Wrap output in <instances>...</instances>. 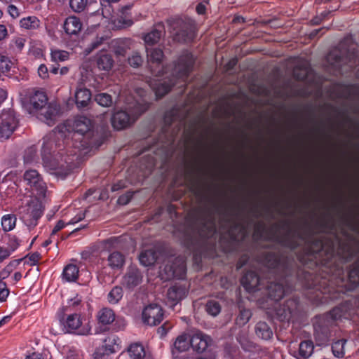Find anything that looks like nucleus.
Returning <instances> with one entry per match:
<instances>
[{
  "mask_svg": "<svg viewBox=\"0 0 359 359\" xmlns=\"http://www.w3.org/2000/svg\"><path fill=\"white\" fill-rule=\"evenodd\" d=\"M82 24L76 16L68 17L64 22V29L68 35H76L81 30Z\"/></svg>",
  "mask_w": 359,
  "mask_h": 359,
  "instance_id": "obj_24",
  "label": "nucleus"
},
{
  "mask_svg": "<svg viewBox=\"0 0 359 359\" xmlns=\"http://www.w3.org/2000/svg\"><path fill=\"white\" fill-rule=\"evenodd\" d=\"M69 53L65 50H53L51 51V60L53 62H63L69 58Z\"/></svg>",
  "mask_w": 359,
  "mask_h": 359,
  "instance_id": "obj_48",
  "label": "nucleus"
},
{
  "mask_svg": "<svg viewBox=\"0 0 359 359\" xmlns=\"http://www.w3.org/2000/svg\"><path fill=\"white\" fill-rule=\"evenodd\" d=\"M254 237L273 241L282 246L291 249L303 245L305 253L315 255L324 253L327 259L334 254L336 243L339 245V253L346 261L351 260L356 255L350 245L342 246L338 241L323 236H315L313 224L306 219L292 226L287 219L280 220L267 227L264 222L253 224Z\"/></svg>",
  "mask_w": 359,
  "mask_h": 359,
  "instance_id": "obj_1",
  "label": "nucleus"
},
{
  "mask_svg": "<svg viewBox=\"0 0 359 359\" xmlns=\"http://www.w3.org/2000/svg\"><path fill=\"white\" fill-rule=\"evenodd\" d=\"M297 307L298 304L295 299H287L283 304L276 309L278 318L281 321L289 320L296 314Z\"/></svg>",
  "mask_w": 359,
  "mask_h": 359,
  "instance_id": "obj_16",
  "label": "nucleus"
},
{
  "mask_svg": "<svg viewBox=\"0 0 359 359\" xmlns=\"http://www.w3.org/2000/svg\"><path fill=\"white\" fill-rule=\"evenodd\" d=\"M114 59L110 54L101 52L96 57V64L99 69L109 71L114 66Z\"/></svg>",
  "mask_w": 359,
  "mask_h": 359,
  "instance_id": "obj_26",
  "label": "nucleus"
},
{
  "mask_svg": "<svg viewBox=\"0 0 359 359\" xmlns=\"http://www.w3.org/2000/svg\"><path fill=\"white\" fill-rule=\"evenodd\" d=\"M174 41L182 43L191 41L195 37V25L189 19L177 18L170 21Z\"/></svg>",
  "mask_w": 359,
  "mask_h": 359,
  "instance_id": "obj_8",
  "label": "nucleus"
},
{
  "mask_svg": "<svg viewBox=\"0 0 359 359\" xmlns=\"http://www.w3.org/2000/svg\"><path fill=\"white\" fill-rule=\"evenodd\" d=\"M313 344L311 340H305L299 344L298 359H307L313 353Z\"/></svg>",
  "mask_w": 359,
  "mask_h": 359,
  "instance_id": "obj_32",
  "label": "nucleus"
},
{
  "mask_svg": "<svg viewBox=\"0 0 359 359\" xmlns=\"http://www.w3.org/2000/svg\"><path fill=\"white\" fill-rule=\"evenodd\" d=\"M20 241L15 236H9L8 248L11 252L14 251L19 246Z\"/></svg>",
  "mask_w": 359,
  "mask_h": 359,
  "instance_id": "obj_56",
  "label": "nucleus"
},
{
  "mask_svg": "<svg viewBox=\"0 0 359 359\" xmlns=\"http://www.w3.org/2000/svg\"><path fill=\"white\" fill-rule=\"evenodd\" d=\"M341 316V310L339 308H334L329 313H326L323 318L325 321L331 322L333 324L334 322Z\"/></svg>",
  "mask_w": 359,
  "mask_h": 359,
  "instance_id": "obj_52",
  "label": "nucleus"
},
{
  "mask_svg": "<svg viewBox=\"0 0 359 359\" xmlns=\"http://www.w3.org/2000/svg\"><path fill=\"white\" fill-rule=\"evenodd\" d=\"M131 45L132 41L129 39H118L112 41L111 48L116 57H125Z\"/></svg>",
  "mask_w": 359,
  "mask_h": 359,
  "instance_id": "obj_21",
  "label": "nucleus"
},
{
  "mask_svg": "<svg viewBox=\"0 0 359 359\" xmlns=\"http://www.w3.org/2000/svg\"><path fill=\"white\" fill-rule=\"evenodd\" d=\"M75 101L78 108H86L91 100V93L86 88L79 86L75 92Z\"/></svg>",
  "mask_w": 359,
  "mask_h": 359,
  "instance_id": "obj_22",
  "label": "nucleus"
},
{
  "mask_svg": "<svg viewBox=\"0 0 359 359\" xmlns=\"http://www.w3.org/2000/svg\"><path fill=\"white\" fill-rule=\"evenodd\" d=\"M194 64L193 55L187 51L184 52L175 65L172 76L176 79L185 81L192 71Z\"/></svg>",
  "mask_w": 359,
  "mask_h": 359,
  "instance_id": "obj_10",
  "label": "nucleus"
},
{
  "mask_svg": "<svg viewBox=\"0 0 359 359\" xmlns=\"http://www.w3.org/2000/svg\"><path fill=\"white\" fill-rule=\"evenodd\" d=\"M163 318L162 308L156 304L146 306L142 312V319L144 323L154 326L159 324Z\"/></svg>",
  "mask_w": 359,
  "mask_h": 359,
  "instance_id": "obj_14",
  "label": "nucleus"
},
{
  "mask_svg": "<svg viewBox=\"0 0 359 359\" xmlns=\"http://www.w3.org/2000/svg\"><path fill=\"white\" fill-rule=\"evenodd\" d=\"M93 128V124L91 119L84 116L76 117L72 124L74 132L83 136V141L88 147H91L93 144V142L89 140V137L94 135Z\"/></svg>",
  "mask_w": 359,
  "mask_h": 359,
  "instance_id": "obj_11",
  "label": "nucleus"
},
{
  "mask_svg": "<svg viewBox=\"0 0 359 359\" xmlns=\"http://www.w3.org/2000/svg\"><path fill=\"white\" fill-rule=\"evenodd\" d=\"M88 0H69L71 8L76 13H80L86 8Z\"/></svg>",
  "mask_w": 359,
  "mask_h": 359,
  "instance_id": "obj_51",
  "label": "nucleus"
},
{
  "mask_svg": "<svg viewBox=\"0 0 359 359\" xmlns=\"http://www.w3.org/2000/svg\"><path fill=\"white\" fill-rule=\"evenodd\" d=\"M189 342L194 351L203 353L211 344L212 339L208 335L197 330L190 335Z\"/></svg>",
  "mask_w": 359,
  "mask_h": 359,
  "instance_id": "obj_15",
  "label": "nucleus"
},
{
  "mask_svg": "<svg viewBox=\"0 0 359 359\" xmlns=\"http://www.w3.org/2000/svg\"><path fill=\"white\" fill-rule=\"evenodd\" d=\"M251 316L252 313L250 310L246 309H240L239 314L236 319V323L239 326H243L249 321Z\"/></svg>",
  "mask_w": 359,
  "mask_h": 359,
  "instance_id": "obj_45",
  "label": "nucleus"
},
{
  "mask_svg": "<svg viewBox=\"0 0 359 359\" xmlns=\"http://www.w3.org/2000/svg\"><path fill=\"white\" fill-rule=\"evenodd\" d=\"M16 261H14L13 262H11L8 265H7L5 269L1 272L0 275L2 277V278H6V277H8L10 274V273L11 272L12 269H13V264L14 262H15Z\"/></svg>",
  "mask_w": 359,
  "mask_h": 359,
  "instance_id": "obj_58",
  "label": "nucleus"
},
{
  "mask_svg": "<svg viewBox=\"0 0 359 359\" xmlns=\"http://www.w3.org/2000/svg\"><path fill=\"white\" fill-rule=\"evenodd\" d=\"M62 275L67 281H74L78 278L79 269L74 264H69L64 269Z\"/></svg>",
  "mask_w": 359,
  "mask_h": 359,
  "instance_id": "obj_41",
  "label": "nucleus"
},
{
  "mask_svg": "<svg viewBox=\"0 0 359 359\" xmlns=\"http://www.w3.org/2000/svg\"><path fill=\"white\" fill-rule=\"evenodd\" d=\"M97 319L99 323L102 325H109L115 320L114 311L109 308H103L97 313Z\"/></svg>",
  "mask_w": 359,
  "mask_h": 359,
  "instance_id": "obj_31",
  "label": "nucleus"
},
{
  "mask_svg": "<svg viewBox=\"0 0 359 359\" xmlns=\"http://www.w3.org/2000/svg\"><path fill=\"white\" fill-rule=\"evenodd\" d=\"M327 61L335 70H340L344 65H347L348 69L345 71H348L359 64V49H333L328 53Z\"/></svg>",
  "mask_w": 359,
  "mask_h": 359,
  "instance_id": "obj_6",
  "label": "nucleus"
},
{
  "mask_svg": "<svg viewBox=\"0 0 359 359\" xmlns=\"http://www.w3.org/2000/svg\"><path fill=\"white\" fill-rule=\"evenodd\" d=\"M38 160L37 149L32 145L27 148L23 154V161L25 165H31Z\"/></svg>",
  "mask_w": 359,
  "mask_h": 359,
  "instance_id": "obj_36",
  "label": "nucleus"
},
{
  "mask_svg": "<svg viewBox=\"0 0 359 359\" xmlns=\"http://www.w3.org/2000/svg\"><path fill=\"white\" fill-rule=\"evenodd\" d=\"M216 217L223 231L236 241L243 238L252 226V221L248 216H243L238 212L230 210L217 203L204 212L196 222L188 228L184 233V243L189 247L197 236L202 238H211L216 233Z\"/></svg>",
  "mask_w": 359,
  "mask_h": 359,
  "instance_id": "obj_2",
  "label": "nucleus"
},
{
  "mask_svg": "<svg viewBox=\"0 0 359 359\" xmlns=\"http://www.w3.org/2000/svg\"><path fill=\"white\" fill-rule=\"evenodd\" d=\"M256 335L264 340L271 339L273 335L271 327L264 321L258 322L255 327Z\"/></svg>",
  "mask_w": 359,
  "mask_h": 359,
  "instance_id": "obj_27",
  "label": "nucleus"
},
{
  "mask_svg": "<svg viewBox=\"0 0 359 359\" xmlns=\"http://www.w3.org/2000/svg\"><path fill=\"white\" fill-rule=\"evenodd\" d=\"M248 259L249 257L246 255H242L236 264V269L239 270L245 266L247 264Z\"/></svg>",
  "mask_w": 359,
  "mask_h": 359,
  "instance_id": "obj_62",
  "label": "nucleus"
},
{
  "mask_svg": "<svg viewBox=\"0 0 359 359\" xmlns=\"http://www.w3.org/2000/svg\"><path fill=\"white\" fill-rule=\"evenodd\" d=\"M131 359H143L145 356L144 346L140 343L132 344L128 348Z\"/></svg>",
  "mask_w": 359,
  "mask_h": 359,
  "instance_id": "obj_35",
  "label": "nucleus"
},
{
  "mask_svg": "<svg viewBox=\"0 0 359 359\" xmlns=\"http://www.w3.org/2000/svg\"><path fill=\"white\" fill-rule=\"evenodd\" d=\"M147 107L137 102L129 104L125 110L114 113L111 122L114 129L121 130L130 126L147 110Z\"/></svg>",
  "mask_w": 359,
  "mask_h": 359,
  "instance_id": "obj_5",
  "label": "nucleus"
},
{
  "mask_svg": "<svg viewBox=\"0 0 359 359\" xmlns=\"http://www.w3.org/2000/svg\"><path fill=\"white\" fill-rule=\"evenodd\" d=\"M123 291L121 287L115 286L108 294V301L111 304H117L123 297Z\"/></svg>",
  "mask_w": 359,
  "mask_h": 359,
  "instance_id": "obj_42",
  "label": "nucleus"
},
{
  "mask_svg": "<svg viewBox=\"0 0 359 359\" xmlns=\"http://www.w3.org/2000/svg\"><path fill=\"white\" fill-rule=\"evenodd\" d=\"M187 290L184 285H175L167 291V297L173 302H178L186 297Z\"/></svg>",
  "mask_w": 359,
  "mask_h": 359,
  "instance_id": "obj_25",
  "label": "nucleus"
},
{
  "mask_svg": "<svg viewBox=\"0 0 359 359\" xmlns=\"http://www.w3.org/2000/svg\"><path fill=\"white\" fill-rule=\"evenodd\" d=\"M128 62L131 67L137 68L142 65L143 59L139 52L134 51L128 58Z\"/></svg>",
  "mask_w": 359,
  "mask_h": 359,
  "instance_id": "obj_49",
  "label": "nucleus"
},
{
  "mask_svg": "<svg viewBox=\"0 0 359 359\" xmlns=\"http://www.w3.org/2000/svg\"><path fill=\"white\" fill-rule=\"evenodd\" d=\"M11 255V251L8 248L0 247V263L7 259Z\"/></svg>",
  "mask_w": 359,
  "mask_h": 359,
  "instance_id": "obj_59",
  "label": "nucleus"
},
{
  "mask_svg": "<svg viewBox=\"0 0 359 359\" xmlns=\"http://www.w3.org/2000/svg\"><path fill=\"white\" fill-rule=\"evenodd\" d=\"M323 318H320L318 322L314 325L315 337L319 343L323 344L326 343L330 336V327L332 325L331 322L325 321Z\"/></svg>",
  "mask_w": 359,
  "mask_h": 359,
  "instance_id": "obj_17",
  "label": "nucleus"
},
{
  "mask_svg": "<svg viewBox=\"0 0 359 359\" xmlns=\"http://www.w3.org/2000/svg\"><path fill=\"white\" fill-rule=\"evenodd\" d=\"M53 142L48 137L43 138L42 145V158L44 167L55 175L66 176L69 174V170L66 169V161H59L57 156L52 155L50 150Z\"/></svg>",
  "mask_w": 359,
  "mask_h": 359,
  "instance_id": "obj_7",
  "label": "nucleus"
},
{
  "mask_svg": "<svg viewBox=\"0 0 359 359\" xmlns=\"http://www.w3.org/2000/svg\"><path fill=\"white\" fill-rule=\"evenodd\" d=\"M17 217L13 214H8L3 216L1 219V226L4 231L13 230L16 224Z\"/></svg>",
  "mask_w": 359,
  "mask_h": 359,
  "instance_id": "obj_40",
  "label": "nucleus"
},
{
  "mask_svg": "<svg viewBox=\"0 0 359 359\" xmlns=\"http://www.w3.org/2000/svg\"><path fill=\"white\" fill-rule=\"evenodd\" d=\"M29 103L33 109L36 112L40 111L39 118L49 126L55 123L56 117L59 113V109L56 105L47 104L48 97L46 93L41 90H36L29 97Z\"/></svg>",
  "mask_w": 359,
  "mask_h": 359,
  "instance_id": "obj_4",
  "label": "nucleus"
},
{
  "mask_svg": "<svg viewBox=\"0 0 359 359\" xmlns=\"http://www.w3.org/2000/svg\"><path fill=\"white\" fill-rule=\"evenodd\" d=\"M20 23L22 27L27 29H34L39 26V20L34 16L23 18Z\"/></svg>",
  "mask_w": 359,
  "mask_h": 359,
  "instance_id": "obj_46",
  "label": "nucleus"
},
{
  "mask_svg": "<svg viewBox=\"0 0 359 359\" xmlns=\"http://www.w3.org/2000/svg\"><path fill=\"white\" fill-rule=\"evenodd\" d=\"M241 283L249 292L259 290L261 284L260 278L255 271H248L242 278Z\"/></svg>",
  "mask_w": 359,
  "mask_h": 359,
  "instance_id": "obj_19",
  "label": "nucleus"
},
{
  "mask_svg": "<svg viewBox=\"0 0 359 359\" xmlns=\"http://www.w3.org/2000/svg\"><path fill=\"white\" fill-rule=\"evenodd\" d=\"M165 270L169 273V275L182 278L186 273V266L184 261L181 257H176L171 264H167Z\"/></svg>",
  "mask_w": 359,
  "mask_h": 359,
  "instance_id": "obj_18",
  "label": "nucleus"
},
{
  "mask_svg": "<svg viewBox=\"0 0 359 359\" xmlns=\"http://www.w3.org/2000/svg\"><path fill=\"white\" fill-rule=\"evenodd\" d=\"M309 73V65L306 62H303L301 65H297L293 69V76L299 81L305 80Z\"/></svg>",
  "mask_w": 359,
  "mask_h": 359,
  "instance_id": "obj_38",
  "label": "nucleus"
},
{
  "mask_svg": "<svg viewBox=\"0 0 359 359\" xmlns=\"http://www.w3.org/2000/svg\"><path fill=\"white\" fill-rule=\"evenodd\" d=\"M17 123L13 111H3L0 114V139H8L17 127Z\"/></svg>",
  "mask_w": 359,
  "mask_h": 359,
  "instance_id": "obj_12",
  "label": "nucleus"
},
{
  "mask_svg": "<svg viewBox=\"0 0 359 359\" xmlns=\"http://www.w3.org/2000/svg\"><path fill=\"white\" fill-rule=\"evenodd\" d=\"M163 35V27L158 25L144 36V41L147 46H153L157 43Z\"/></svg>",
  "mask_w": 359,
  "mask_h": 359,
  "instance_id": "obj_29",
  "label": "nucleus"
},
{
  "mask_svg": "<svg viewBox=\"0 0 359 359\" xmlns=\"http://www.w3.org/2000/svg\"><path fill=\"white\" fill-rule=\"evenodd\" d=\"M346 342V339H341L333 343L332 346V350L333 354L336 357L342 358L344 355V346Z\"/></svg>",
  "mask_w": 359,
  "mask_h": 359,
  "instance_id": "obj_47",
  "label": "nucleus"
},
{
  "mask_svg": "<svg viewBox=\"0 0 359 359\" xmlns=\"http://www.w3.org/2000/svg\"><path fill=\"white\" fill-rule=\"evenodd\" d=\"M5 283H0V301L4 302L6 301L8 294L9 290L8 289H4L2 286H4Z\"/></svg>",
  "mask_w": 359,
  "mask_h": 359,
  "instance_id": "obj_60",
  "label": "nucleus"
},
{
  "mask_svg": "<svg viewBox=\"0 0 359 359\" xmlns=\"http://www.w3.org/2000/svg\"><path fill=\"white\" fill-rule=\"evenodd\" d=\"M237 339L244 349L247 350L252 347V343L247 339L245 333H240Z\"/></svg>",
  "mask_w": 359,
  "mask_h": 359,
  "instance_id": "obj_54",
  "label": "nucleus"
},
{
  "mask_svg": "<svg viewBox=\"0 0 359 359\" xmlns=\"http://www.w3.org/2000/svg\"><path fill=\"white\" fill-rule=\"evenodd\" d=\"M125 262L126 258L124 255L118 251L110 253L107 257L108 266L112 269H121Z\"/></svg>",
  "mask_w": 359,
  "mask_h": 359,
  "instance_id": "obj_28",
  "label": "nucleus"
},
{
  "mask_svg": "<svg viewBox=\"0 0 359 359\" xmlns=\"http://www.w3.org/2000/svg\"><path fill=\"white\" fill-rule=\"evenodd\" d=\"M257 261L266 267L271 273L278 276L267 286L269 297L274 301L281 299L285 292L286 281L284 278L292 273V261L283 253L278 251H264L257 256Z\"/></svg>",
  "mask_w": 359,
  "mask_h": 359,
  "instance_id": "obj_3",
  "label": "nucleus"
},
{
  "mask_svg": "<svg viewBox=\"0 0 359 359\" xmlns=\"http://www.w3.org/2000/svg\"><path fill=\"white\" fill-rule=\"evenodd\" d=\"M131 197L132 194L129 193L122 195L118 198V203L121 205H126L130 201Z\"/></svg>",
  "mask_w": 359,
  "mask_h": 359,
  "instance_id": "obj_64",
  "label": "nucleus"
},
{
  "mask_svg": "<svg viewBox=\"0 0 359 359\" xmlns=\"http://www.w3.org/2000/svg\"><path fill=\"white\" fill-rule=\"evenodd\" d=\"M107 340L104 341V344L102 345V348H99L95 353V358L97 359L98 355H109L114 351V348L111 345L106 344Z\"/></svg>",
  "mask_w": 359,
  "mask_h": 359,
  "instance_id": "obj_53",
  "label": "nucleus"
},
{
  "mask_svg": "<svg viewBox=\"0 0 359 359\" xmlns=\"http://www.w3.org/2000/svg\"><path fill=\"white\" fill-rule=\"evenodd\" d=\"M23 180L38 199L46 198L47 187L37 170H27L24 173Z\"/></svg>",
  "mask_w": 359,
  "mask_h": 359,
  "instance_id": "obj_9",
  "label": "nucleus"
},
{
  "mask_svg": "<svg viewBox=\"0 0 359 359\" xmlns=\"http://www.w3.org/2000/svg\"><path fill=\"white\" fill-rule=\"evenodd\" d=\"M316 225L318 226L317 230L320 231H325L328 229L330 226H332V224H330L329 222L325 219L318 220L316 222Z\"/></svg>",
  "mask_w": 359,
  "mask_h": 359,
  "instance_id": "obj_57",
  "label": "nucleus"
},
{
  "mask_svg": "<svg viewBox=\"0 0 359 359\" xmlns=\"http://www.w3.org/2000/svg\"><path fill=\"white\" fill-rule=\"evenodd\" d=\"M189 339L190 336H188L186 334L177 337L174 343V349L178 352H183L187 351L190 344Z\"/></svg>",
  "mask_w": 359,
  "mask_h": 359,
  "instance_id": "obj_39",
  "label": "nucleus"
},
{
  "mask_svg": "<svg viewBox=\"0 0 359 359\" xmlns=\"http://www.w3.org/2000/svg\"><path fill=\"white\" fill-rule=\"evenodd\" d=\"M38 73L40 77L46 79L48 76V68L45 65H41L38 69Z\"/></svg>",
  "mask_w": 359,
  "mask_h": 359,
  "instance_id": "obj_63",
  "label": "nucleus"
},
{
  "mask_svg": "<svg viewBox=\"0 0 359 359\" xmlns=\"http://www.w3.org/2000/svg\"><path fill=\"white\" fill-rule=\"evenodd\" d=\"M8 12L13 18L19 16V11L18 8L13 4H11L8 6Z\"/></svg>",
  "mask_w": 359,
  "mask_h": 359,
  "instance_id": "obj_61",
  "label": "nucleus"
},
{
  "mask_svg": "<svg viewBox=\"0 0 359 359\" xmlns=\"http://www.w3.org/2000/svg\"><path fill=\"white\" fill-rule=\"evenodd\" d=\"M139 259L142 265L149 266L153 265L156 262L157 259V253L154 250H147L140 254Z\"/></svg>",
  "mask_w": 359,
  "mask_h": 359,
  "instance_id": "obj_34",
  "label": "nucleus"
},
{
  "mask_svg": "<svg viewBox=\"0 0 359 359\" xmlns=\"http://www.w3.org/2000/svg\"><path fill=\"white\" fill-rule=\"evenodd\" d=\"M94 100L99 105L104 107H109L113 104L112 97L106 93L95 95Z\"/></svg>",
  "mask_w": 359,
  "mask_h": 359,
  "instance_id": "obj_43",
  "label": "nucleus"
},
{
  "mask_svg": "<svg viewBox=\"0 0 359 359\" xmlns=\"http://www.w3.org/2000/svg\"><path fill=\"white\" fill-rule=\"evenodd\" d=\"M147 62L150 64L160 65L164 57L163 52L158 48H146Z\"/></svg>",
  "mask_w": 359,
  "mask_h": 359,
  "instance_id": "obj_30",
  "label": "nucleus"
},
{
  "mask_svg": "<svg viewBox=\"0 0 359 359\" xmlns=\"http://www.w3.org/2000/svg\"><path fill=\"white\" fill-rule=\"evenodd\" d=\"M175 84V81H173L172 79L158 80L154 81L152 84V88L155 91L156 95L161 98L167 94Z\"/></svg>",
  "mask_w": 359,
  "mask_h": 359,
  "instance_id": "obj_23",
  "label": "nucleus"
},
{
  "mask_svg": "<svg viewBox=\"0 0 359 359\" xmlns=\"http://www.w3.org/2000/svg\"><path fill=\"white\" fill-rule=\"evenodd\" d=\"M143 274L137 266L130 265L128 266L122 278L121 284L128 290H133L142 283Z\"/></svg>",
  "mask_w": 359,
  "mask_h": 359,
  "instance_id": "obj_13",
  "label": "nucleus"
},
{
  "mask_svg": "<svg viewBox=\"0 0 359 359\" xmlns=\"http://www.w3.org/2000/svg\"><path fill=\"white\" fill-rule=\"evenodd\" d=\"M42 215V210L37 206L29 205L27 208L25 215L22 216L25 224L29 228H34L37 224L38 219Z\"/></svg>",
  "mask_w": 359,
  "mask_h": 359,
  "instance_id": "obj_20",
  "label": "nucleus"
},
{
  "mask_svg": "<svg viewBox=\"0 0 359 359\" xmlns=\"http://www.w3.org/2000/svg\"><path fill=\"white\" fill-rule=\"evenodd\" d=\"M205 311L209 315L217 316L221 311V305L215 300H209L205 304Z\"/></svg>",
  "mask_w": 359,
  "mask_h": 359,
  "instance_id": "obj_44",
  "label": "nucleus"
},
{
  "mask_svg": "<svg viewBox=\"0 0 359 359\" xmlns=\"http://www.w3.org/2000/svg\"><path fill=\"white\" fill-rule=\"evenodd\" d=\"M103 37L96 38L88 46V47L86 49V51L88 53H90L95 49L100 47V46L103 43L104 41Z\"/></svg>",
  "mask_w": 359,
  "mask_h": 359,
  "instance_id": "obj_55",
  "label": "nucleus"
},
{
  "mask_svg": "<svg viewBox=\"0 0 359 359\" xmlns=\"http://www.w3.org/2000/svg\"><path fill=\"white\" fill-rule=\"evenodd\" d=\"M13 62L11 60L4 55L0 54V72L5 74L11 71L13 67Z\"/></svg>",
  "mask_w": 359,
  "mask_h": 359,
  "instance_id": "obj_50",
  "label": "nucleus"
},
{
  "mask_svg": "<svg viewBox=\"0 0 359 359\" xmlns=\"http://www.w3.org/2000/svg\"><path fill=\"white\" fill-rule=\"evenodd\" d=\"M348 281L351 285L349 288L350 290H353L354 287L359 285V255L349 271Z\"/></svg>",
  "mask_w": 359,
  "mask_h": 359,
  "instance_id": "obj_33",
  "label": "nucleus"
},
{
  "mask_svg": "<svg viewBox=\"0 0 359 359\" xmlns=\"http://www.w3.org/2000/svg\"><path fill=\"white\" fill-rule=\"evenodd\" d=\"M81 325V320L80 316L76 313H74L67 316L65 323V328L67 330V332H71L72 330L78 329Z\"/></svg>",
  "mask_w": 359,
  "mask_h": 359,
  "instance_id": "obj_37",
  "label": "nucleus"
}]
</instances>
